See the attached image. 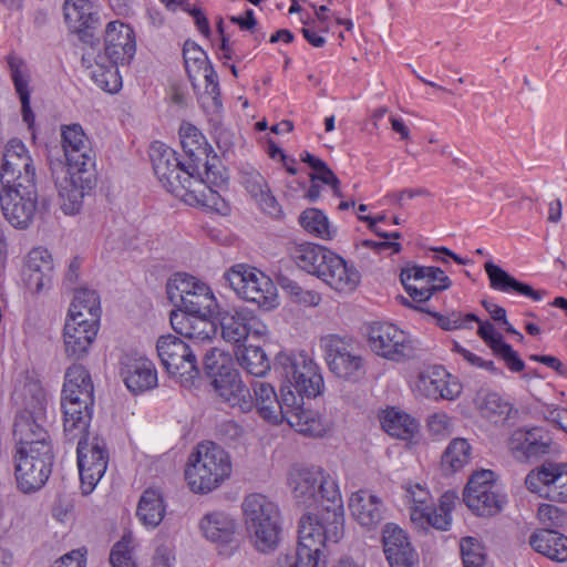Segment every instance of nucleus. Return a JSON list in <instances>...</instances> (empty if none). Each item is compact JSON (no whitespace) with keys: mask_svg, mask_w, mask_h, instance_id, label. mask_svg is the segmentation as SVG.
Instances as JSON below:
<instances>
[{"mask_svg":"<svg viewBox=\"0 0 567 567\" xmlns=\"http://www.w3.org/2000/svg\"><path fill=\"white\" fill-rule=\"evenodd\" d=\"M104 50L106 58L113 64L130 62L135 53L133 30L118 21L107 23Z\"/></svg>","mask_w":567,"mask_h":567,"instance_id":"nucleus-24","label":"nucleus"},{"mask_svg":"<svg viewBox=\"0 0 567 567\" xmlns=\"http://www.w3.org/2000/svg\"><path fill=\"white\" fill-rule=\"evenodd\" d=\"M475 402L481 414L494 423L504 422L513 412L512 404L494 392H478Z\"/></svg>","mask_w":567,"mask_h":567,"instance_id":"nucleus-43","label":"nucleus"},{"mask_svg":"<svg viewBox=\"0 0 567 567\" xmlns=\"http://www.w3.org/2000/svg\"><path fill=\"white\" fill-rule=\"evenodd\" d=\"M87 390L90 396H93V383L86 369L80 364H73L66 370L65 382L62 393L68 395L80 394Z\"/></svg>","mask_w":567,"mask_h":567,"instance_id":"nucleus-50","label":"nucleus"},{"mask_svg":"<svg viewBox=\"0 0 567 567\" xmlns=\"http://www.w3.org/2000/svg\"><path fill=\"white\" fill-rule=\"evenodd\" d=\"M320 279L331 289L349 293L359 286L361 275L354 266L349 265L342 257L333 252L327 265L323 266Z\"/></svg>","mask_w":567,"mask_h":567,"instance_id":"nucleus-28","label":"nucleus"},{"mask_svg":"<svg viewBox=\"0 0 567 567\" xmlns=\"http://www.w3.org/2000/svg\"><path fill=\"white\" fill-rule=\"evenodd\" d=\"M168 299L178 307L177 313L213 316L215 297L208 286L186 274H177L166 285Z\"/></svg>","mask_w":567,"mask_h":567,"instance_id":"nucleus-9","label":"nucleus"},{"mask_svg":"<svg viewBox=\"0 0 567 567\" xmlns=\"http://www.w3.org/2000/svg\"><path fill=\"white\" fill-rule=\"evenodd\" d=\"M323 342L327 364L337 378L355 382L365 374L363 358L342 339L330 336Z\"/></svg>","mask_w":567,"mask_h":567,"instance_id":"nucleus-17","label":"nucleus"},{"mask_svg":"<svg viewBox=\"0 0 567 567\" xmlns=\"http://www.w3.org/2000/svg\"><path fill=\"white\" fill-rule=\"evenodd\" d=\"M303 163H307L315 172L309 174V178L311 182L320 181L321 183L330 186L332 188L333 195L337 197H342L343 194L340 188V181L332 172V169L320 158L306 153L305 156L301 157Z\"/></svg>","mask_w":567,"mask_h":567,"instance_id":"nucleus-49","label":"nucleus"},{"mask_svg":"<svg viewBox=\"0 0 567 567\" xmlns=\"http://www.w3.org/2000/svg\"><path fill=\"white\" fill-rule=\"evenodd\" d=\"M27 401L24 410L17 416L13 424V437L17 447L34 449L40 445H52L50 435L43 426L47 398L43 391L35 388Z\"/></svg>","mask_w":567,"mask_h":567,"instance_id":"nucleus-10","label":"nucleus"},{"mask_svg":"<svg viewBox=\"0 0 567 567\" xmlns=\"http://www.w3.org/2000/svg\"><path fill=\"white\" fill-rule=\"evenodd\" d=\"M551 440L548 435L542 433L539 429H537V434H534L532 437L530 445L526 453V461L532 458H539L546 454L550 453Z\"/></svg>","mask_w":567,"mask_h":567,"instance_id":"nucleus-64","label":"nucleus"},{"mask_svg":"<svg viewBox=\"0 0 567 567\" xmlns=\"http://www.w3.org/2000/svg\"><path fill=\"white\" fill-rule=\"evenodd\" d=\"M284 404L287 406L284 421L297 432L309 436H320L326 432L320 415L305 409L302 398L297 396L292 390L284 392Z\"/></svg>","mask_w":567,"mask_h":567,"instance_id":"nucleus-22","label":"nucleus"},{"mask_svg":"<svg viewBox=\"0 0 567 567\" xmlns=\"http://www.w3.org/2000/svg\"><path fill=\"white\" fill-rule=\"evenodd\" d=\"M186 72L190 80L200 75L202 70L210 64L206 52L195 42L186 41L183 47Z\"/></svg>","mask_w":567,"mask_h":567,"instance_id":"nucleus-53","label":"nucleus"},{"mask_svg":"<svg viewBox=\"0 0 567 567\" xmlns=\"http://www.w3.org/2000/svg\"><path fill=\"white\" fill-rule=\"evenodd\" d=\"M467 507L477 516L492 517L497 515L505 504L495 483L494 472L482 470L474 473L463 492Z\"/></svg>","mask_w":567,"mask_h":567,"instance_id":"nucleus-12","label":"nucleus"},{"mask_svg":"<svg viewBox=\"0 0 567 567\" xmlns=\"http://www.w3.org/2000/svg\"><path fill=\"white\" fill-rule=\"evenodd\" d=\"M288 481L295 498L307 507L323 502L331 506L342 504L337 483L320 467H293Z\"/></svg>","mask_w":567,"mask_h":567,"instance_id":"nucleus-5","label":"nucleus"},{"mask_svg":"<svg viewBox=\"0 0 567 567\" xmlns=\"http://www.w3.org/2000/svg\"><path fill=\"white\" fill-rule=\"evenodd\" d=\"M150 156L154 173L158 178L169 177L177 166L185 164L177 158L174 150L158 142L152 144Z\"/></svg>","mask_w":567,"mask_h":567,"instance_id":"nucleus-47","label":"nucleus"},{"mask_svg":"<svg viewBox=\"0 0 567 567\" xmlns=\"http://www.w3.org/2000/svg\"><path fill=\"white\" fill-rule=\"evenodd\" d=\"M62 143L66 167H93L94 158L89 141L78 124L65 127L62 131Z\"/></svg>","mask_w":567,"mask_h":567,"instance_id":"nucleus-29","label":"nucleus"},{"mask_svg":"<svg viewBox=\"0 0 567 567\" xmlns=\"http://www.w3.org/2000/svg\"><path fill=\"white\" fill-rule=\"evenodd\" d=\"M230 473L228 453L216 443L206 441L189 455L185 478L194 493L206 494L220 486Z\"/></svg>","mask_w":567,"mask_h":567,"instance_id":"nucleus-2","label":"nucleus"},{"mask_svg":"<svg viewBox=\"0 0 567 567\" xmlns=\"http://www.w3.org/2000/svg\"><path fill=\"white\" fill-rule=\"evenodd\" d=\"M450 374L442 368L421 372L415 383L416 391L430 399L453 400L461 393V385L446 379Z\"/></svg>","mask_w":567,"mask_h":567,"instance_id":"nucleus-31","label":"nucleus"},{"mask_svg":"<svg viewBox=\"0 0 567 567\" xmlns=\"http://www.w3.org/2000/svg\"><path fill=\"white\" fill-rule=\"evenodd\" d=\"M62 394L64 432L70 440L85 435L91 420L93 396H90L87 390L75 395Z\"/></svg>","mask_w":567,"mask_h":567,"instance_id":"nucleus-20","label":"nucleus"},{"mask_svg":"<svg viewBox=\"0 0 567 567\" xmlns=\"http://www.w3.org/2000/svg\"><path fill=\"white\" fill-rule=\"evenodd\" d=\"M332 251L316 244L299 245L293 251V258L299 268L320 278L323 266L327 265Z\"/></svg>","mask_w":567,"mask_h":567,"instance_id":"nucleus-37","label":"nucleus"},{"mask_svg":"<svg viewBox=\"0 0 567 567\" xmlns=\"http://www.w3.org/2000/svg\"><path fill=\"white\" fill-rule=\"evenodd\" d=\"M181 144L188 157V167L197 175H203L206 183L221 187L226 182L225 167L205 136L192 124H184L179 128Z\"/></svg>","mask_w":567,"mask_h":567,"instance_id":"nucleus-6","label":"nucleus"},{"mask_svg":"<svg viewBox=\"0 0 567 567\" xmlns=\"http://www.w3.org/2000/svg\"><path fill=\"white\" fill-rule=\"evenodd\" d=\"M121 363L124 382L133 393L144 392L157 384L156 370L148 359L127 354Z\"/></svg>","mask_w":567,"mask_h":567,"instance_id":"nucleus-27","label":"nucleus"},{"mask_svg":"<svg viewBox=\"0 0 567 567\" xmlns=\"http://www.w3.org/2000/svg\"><path fill=\"white\" fill-rule=\"evenodd\" d=\"M545 495L551 501L567 503V463L553 462L550 489Z\"/></svg>","mask_w":567,"mask_h":567,"instance_id":"nucleus-54","label":"nucleus"},{"mask_svg":"<svg viewBox=\"0 0 567 567\" xmlns=\"http://www.w3.org/2000/svg\"><path fill=\"white\" fill-rule=\"evenodd\" d=\"M8 63L17 93L22 104L23 121L31 127L34 122V114L30 107V91L28 89L29 76L25 71L24 62L17 56L10 55Z\"/></svg>","mask_w":567,"mask_h":567,"instance_id":"nucleus-40","label":"nucleus"},{"mask_svg":"<svg viewBox=\"0 0 567 567\" xmlns=\"http://www.w3.org/2000/svg\"><path fill=\"white\" fill-rule=\"evenodd\" d=\"M246 529L254 547L264 554L274 551L280 542L278 506L262 494H250L243 502Z\"/></svg>","mask_w":567,"mask_h":567,"instance_id":"nucleus-3","label":"nucleus"},{"mask_svg":"<svg viewBox=\"0 0 567 567\" xmlns=\"http://www.w3.org/2000/svg\"><path fill=\"white\" fill-rule=\"evenodd\" d=\"M65 22L69 28L79 34L82 39L92 37L89 30L97 21L92 12V4L87 0H65L63 6Z\"/></svg>","mask_w":567,"mask_h":567,"instance_id":"nucleus-36","label":"nucleus"},{"mask_svg":"<svg viewBox=\"0 0 567 567\" xmlns=\"http://www.w3.org/2000/svg\"><path fill=\"white\" fill-rule=\"evenodd\" d=\"M99 315L100 301L97 293L89 289L76 290L69 310V317L78 320L89 319V321L97 323Z\"/></svg>","mask_w":567,"mask_h":567,"instance_id":"nucleus-45","label":"nucleus"},{"mask_svg":"<svg viewBox=\"0 0 567 567\" xmlns=\"http://www.w3.org/2000/svg\"><path fill=\"white\" fill-rule=\"evenodd\" d=\"M460 547L464 567H485L486 555L478 540L465 537L461 540Z\"/></svg>","mask_w":567,"mask_h":567,"instance_id":"nucleus-58","label":"nucleus"},{"mask_svg":"<svg viewBox=\"0 0 567 567\" xmlns=\"http://www.w3.org/2000/svg\"><path fill=\"white\" fill-rule=\"evenodd\" d=\"M412 523L421 529H427L431 526L446 530L451 524V516L445 512H437L432 505L427 512L416 511L415 514H412Z\"/></svg>","mask_w":567,"mask_h":567,"instance_id":"nucleus-56","label":"nucleus"},{"mask_svg":"<svg viewBox=\"0 0 567 567\" xmlns=\"http://www.w3.org/2000/svg\"><path fill=\"white\" fill-rule=\"evenodd\" d=\"M406 492L412 503L411 515L415 514L416 511L427 512L431 509V506L433 505L432 497L420 484L410 485L406 488Z\"/></svg>","mask_w":567,"mask_h":567,"instance_id":"nucleus-61","label":"nucleus"},{"mask_svg":"<svg viewBox=\"0 0 567 567\" xmlns=\"http://www.w3.org/2000/svg\"><path fill=\"white\" fill-rule=\"evenodd\" d=\"M255 396V408L258 414L265 420L274 424L284 421L286 405L284 404V392H288L285 386L281 388V399L278 398L274 386L264 381H254L251 383Z\"/></svg>","mask_w":567,"mask_h":567,"instance_id":"nucleus-30","label":"nucleus"},{"mask_svg":"<svg viewBox=\"0 0 567 567\" xmlns=\"http://www.w3.org/2000/svg\"><path fill=\"white\" fill-rule=\"evenodd\" d=\"M136 514L145 526L156 527L159 525L165 514L161 493L155 488L145 489L138 502Z\"/></svg>","mask_w":567,"mask_h":567,"instance_id":"nucleus-41","label":"nucleus"},{"mask_svg":"<svg viewBox=\"0 0 567 567\" xmlns=\"http://www.w3.org/2000/svg\"><path fill=\"white\" fill-rule=\"evenodd\" d=\"M53 462L52 445H40L34 449L17 447L14 475L18 488L23 493L42 488L51 475Z\"/></svg>","mask_w":567,"mask_h":567,"instance_id":"nucleus-8","label":"nucleus"},{"mask_svg":"<svg viewBox=\"0 0 567 567\" xmlns=\"http://www.w3.org/2000/svg\"><path fill=\"white\" fill-rule=\"evenodd\" d=\"M529 545L551 560L560 563L567 560V537L556 530L544 528L533 533Z\"/></svg>","mask_w":567,"mask_h":567,"instance_id":"nucleus-35","label":"nucleus"},{"mask_svg":"<svg viewBox=\"0 0 567 567\" xmlns=\"http://www.w3.org/2000/svg\"><path fill=\"white\" fill-rule=\"evenodd\" d=\"M551 465L553 462H545L527 474L525 484L530 492L546 497L545 493L550 489Z\"/></svg>","mask_w":567,"mask_h":567,"instance_id":"nucleus-59","label":"nucleus"},{"mask_svg":"<svg viewBox=\"0 0 567 567\" xmlns=\"http://www.w3.org/2000/svg\"><path fill=\"white\" fill-rule=\"evenodd\" d=\"M210 317L172 311L171 324L176 333L185 338L195 341H207L216 333V326Z\"/></svg>","mask_w":567,"mask_h":567,"instance_id":"nucleus-32","label":"nucleus"},{"mask_svg":"<svg viewBox=\"0 0 567 567\" xmlns=\"http://www.w3.org/2000/svg\"><path fill=\"white\" fill-rule=\"evenodd\" d=\"M349 506L353 517L362 526H374L382 518L379 498L368 492L360 491L352 494Z\"/></svg>","mask_w":567,"mask_h":567,"instance_id":"nucleus-38","label":"nucleus"},{"mask_svg":"<svg viewBox=\"0 0 567 567\" xmlns=\"http://www.w3.org/2000/svg\"><path fill=\"white\" fill-rule=\"evenodd\" d=\"M369 346L375 354L392 361L414 357L408 336L392 323L372 324L369 330Z\"/></svg>","mask_w":567,"mask_h":567,"instance_id":"nucleus-16","label":"nucleus"},{"mask_svg":"<svg viewBox=\"0 0 567 567\" xmlns=\"http://www.w3.org/2000/svg\"><path fill=\"white\" fill-rule=\"evenodd\" d=\"M221 338L237 348L244 347L252 336H262L266 326L247 310L228 309L218 312Z\"/></svg>","mask_w":567,"mask_h":567,"instance_id":"nucleus-18","label":"nucleus"},{"mask_svg":"<svg viewBox=\"0 0 567 567\" xmlns=\"http://www.w3.org/2000/svg\"><path fill=\"white\" fill-rule=\"evenodd\" d=\"M382 429L391 436L410 440L417 432V423L409 414L390 409L381 421Z\"/></svg>","mask_w":567,"mask_h":567,"instance_id":"nucleus-44","label":"nucleus"},{"mask_svg":"<svg viewBox=\"0 0 567 567\" xmlns=\"http://www.w3.org/2000/svg\"><path fill=\"white\" fill-rule=\"evenodd\" d=\"M320 515L306 514L300 518L297 556L300 567H326V543H338L343 536L342 504L323 505Z\"/></svg>","mask_w":567,"mask_h":567,"instance_id":"nucleus-1","label":"nucleus"},{"mask_svg":"<svg viewBox=\"0 0 567 567\" xmlns=\"http://www.w3.org/2000/svg\"><path fill=\"white\" fill-rule=\"evenodd\" d=\"M484 268L488 276L491 288L502 292H516L535 301H539L542 299L544 293L543 291L535 290L532 286L518 281L492 261H487L484 265Z\"/></svg>","mask_w":567,"mask_h":567,"instance_id":"nucleus-34","label":"nucleus"},{"mask_svg":"<svg viewBox=\"0 0 567 567\" xmlns=\"http://www.w3.org/2000/svg\"><path fill=\"white\" fill-rule=\"evenodd\" d=\"M383 550L385 556L393 557L396 551L412 547L403 529L394 524H386L382 533Z\"/></svg>","mask_w":567,"mask_h":567,"instance_id":"nucleus-55","label":"nucleus"},{"mask_svg":"<svg viewBox=\"0 0 567 567\" xmlns=\"http://www.w3.org/2000/svg\"><path fill=\"white\" fill-rule=\"evenodd\" d=\"M32 159L28 154L24 144L19 140L8 142L1 167L0 178H11L13 174L21 173L27 168H33Z\"/></svg>","mask_w":567,"mask_h":567,"instance_id":"nucleus-39","label":"nucleus"},{"mask_svg":"<svg viewBox=\"0 0 567 567\" xmlns=\"http://www.w3.org/2000/svg\"><path fill=\"white\" fill-rule=\"evenodd\" d=\"M162 185L172 194L181 197L192 206H202L213 212L226 215L229 206L215 186L205 182L203 175H197L187 164L176 167L167 178H158Z\"/></svg>","mask_w":567,"mask_h":567,"instance_id":"nucleus-4","label":"nucleus"},{"mask_svg":"<svg viewBox=\"0 0 567 567\" xmlns=\"http://www.w3.org/2000/svg\"><path fill=\"white\" fill-rule=\"evenodd\" d=\"M213 386L220 400L230 408H237L243 413H248L255 408L250 389L236 369L224 373V378L215 379Z\"/></svg>","mask_w":567,"mask_h":567,"instance_id":"nucleus-25","label":"nucleus"},{"mask_svg":"<svg viewBox=\"0 0 567 567\" xmlns=\"http://www.w3.org/2000/svg\"><path fill=\"white\" fill-rule=\"evenodd\" d=\"M156 349L162 364L185 388H193L199 380L196 355L182 339L168 334L158 338Z\"/></svg>","mask_w":567,"mask_h":567,"instance_id":"nucleus-11","label":"nucleus"},{"mask_svg":"<svg viewBox=\"0 0 567 567\" xmlns=\"http://www.w3.org/2000/svg\"><path fill=\"white\" fill-rule=\"evenodd\" d=\"M53 274L51 254L44 248L32 249L27 257L23 269L24 284L30 291L39 293L50 288Z\"/></svg>","mask_w":567,"mask_h":567,"instance_id":"nucleus-26","label":"nucleus"},{"mask_svg":"<svg viewBox=\"0 0 567 567\" xmlns=\"http://www.w3.org/2000/svg\"><path fill=\"white\" fill-rule=\"evenodd\" d=\"M534 434H537V427L529 430L519 429L513 432L508 440V447L516 460L526 461V453Z\"/></svg>","mask_w":567,"mask_h":567,"instance_id":"nucleus-60","label":"nucleus"},{"mask_svg":"<svg viewBox=\"0 0 567 567\" xmlns=\"http://www.w3.org/2000/svg\"><path fill=\"white\" fill-rule=\"evenodd\" d=\"M109 454L103 440L82 435L78 442V465L83 494H90L104 475Z\"/></svg>","mask_w":567,"mask_h":567,"instance_id":"nucleus-14","label":"nucleus"},{"mask_svg":"<svg viewBox=\"0 0 567 567\" xmlns=\"http://www.w3.org/2000/svg\"><path fill=\"white\" fill-rule=\"evenodd\" d=\"M11 178H0L1 190L12 193H23L24 195H39L37 187L35 168H27L21 173H16Z\"/></svg>","mask_w":567,"mask_h":567,"instance_id":"nucleus-52","label":"nucleus"},{"mask_svg":"<svg viewBox=\"0 0 567 567\" xmlns=\"http://www.w3.org/2000/svg\"><path fill=\"white\" fill-rule=\"evenodd\" d=\"M241 183L259 207L275 218L282 216V210L265 177L257 171H248L243 174Z\"/></svg>","mask_w":567,"mask_h":567,"instance_id":"nucleus-33","label":"nucleus"},{"mask_svg":"<svg viewBox=\"0 0 567 567\" xmlns=\"http://www.w3.org/2000/svg\"><path fill=\"white\" fill-rule=\"evenodd\" d=\"M236 358L241 368L255 377H262L270 370V362L265 351L257 346L238 348Z\"/></svg>","mask_w":567,"mask_h":567,"instance_id":"nucleus-46","label":"nucleus"},{"mask_svg":"<svg viewBox=\"0 0 567 567\" xmlns=\"http://www.w3.org/2000/svg\"><path fill=\"white\" fill-rule=\"evenodd\" d=\"M225 279L240 298L259 306L269 305L276 296L272 280L256 268L236 265L225 274Z\"/></svg>","mask_w":567,"mask_h":567,"instance_id":"nucleus-13","label":"nucleus"},{"mask_svg":"<svg viewBox=\"0 0 567 567\" xmlns=\"http://www.w3.org/2000/svg\"><path fill=\"white\" fill-rule=\"evenodd\" d=\"M96 185V175L93 167H68L66 175L56 182L60 206L66 215L78 214L83 198Z\"/></svg>","mask_w":567,"mask_h":567,"instance_id":"nucleus-15","label":"nucleus"},{"mask_svg":"<svg viewBox=\"0 0 567 567\" xmlns=\"http://www.w3.org/2000/svg\"><path fill=\"white\" fill-rule=\"evenodd\" d=\"M229 364V359L217 350H210L204 359V372L212 380V385L215 384V379L224 378V373L234 371Z\"/></svg>","mask_w":567,"mask_h":567,"instance_id":"nucleus-57","label":"nucleus"},{"mask_svg":"<svg viewBox=\"0 0 567 567\" xmlns=\"http://www.w3.org/2000/svg\"><path fill=\"white\" fill-rule=\"evenodd\" d=\"M97 334V323L89 319L69 317L64 324V351L70 359H81L87 352Z\"/></svg>","mask_w":567,"mask_h":567,"instance_id":"nucleus-23","label":"nucleus"},{"mask_svg":"<svg viewBox=\"0 0 567 567\" xmlns=\"http://www.w3.org/2000/svg\"><path fill=\"white\" fill-rule=\"evenodd\" d=\"M299 223L303 229L321 239L332 238L328 217L320 209H306L299 216Z\"/></svg>","mask_w":567,"mask_h":567,"instance_id":"nucleus-51","label":"nucleus"},{"mask_svg":"<svg viewBox=\"0 0 567 567\" xmlns=\"http://www.w3.org/2000/svg\"><path fill=\"white\" fill-rule=\"evenodd\" d=\"M199 526L204 536L217 545L220 555L231 556L238 548L236 522L229 515L221 512L208 513Z\"/></svg>","mask_w":567,"mask_h":567,"instance_id":"nucleus-19","label":"nucleus"},{"mask_svg":"<svg viewBox=\"0 0 567 567\" xmlns=\"http://www.w3.org/2000/svg\"><path fill=\"white\" fill-rule=\"evenodd\" d=\"M471 445L465 439H454L442 455V465L451 473L462 470L471 460Z\"/></svg>","mask_w":567,"mask_h":567,"instance_id":"nucleus-48","label":"nucleus"},{"mask_svg":"<svg viewBox=\"0 0 567 567\" xmlns=\"http://www.w3.org/2000/svg\"><path fill=\"white\" fill-rule=\"evenodd\" d=\"M276 369L287 383L286 390H292L297 396L316 398L322 393L324 384L319 367L306 353L279 354Z\"/></svg>","mask_w":567,"mask_h":567,"instance_id":"nucleus-7","label":"nucleus"},{"mask_svg":"<svg viewBox=\"0 0 567 567\" xmlns=\"http://www.w3.org/2000/svg\"><path fill=\"white\" fill-rule=\"evenodd\" d=\"M0 205L4 218L18 229H27L39 210V195L0 192Z\"/></svg>","mask_w":567,"mask_h":567,"instance_id":"nucleus-21","label":"nucleus"},{"mask_svg":"<svg viewBox=\"0 0 567 567\" xmlns=\"http://www.w3.org/2000/svg\"><path fill=\"white\" fill-rule=\"evenodd\" d=\"M493 353L502 359L507 368L513 372H520L525 369V363L519 358L518 353L505 341L497 346L493 350Z\"/></svg>","mask_w":567,"mask_h":567,"instance_id":"nucleus-62","label":"nucleus"},{"mask_svg":"<svg viewBox=\"0 0 567 567\" xmlns=\"http://www.w3.org/2000/svg\"><path fill=\"white\" fill-rule=\"evenodd\" d=\"M94 60L96 63V70L92 72V75L97 83V85L106 92L115 93L121 86V78L117 72V64L111 63L110 66L104 65L103 58L99 55L97 58L93 56V52H85L82 56V62L87 68L92 66L91 61Z\"/></svg>","mask_w":567,"mask_h":567,"instance_id":"nucleus-42","label":"nucleus"},{"mask_svg":"<svg viewBox=\"0 0 567 567\" xmlns=\"http://www.w3.org/2000/svg\"><path fill=\"white\" fill-rule=\"evenodd\" d=\"M110 561L113 567H135L128 542L125 538L114 545L110 554Z\"/></svg>","mask_w":567,"mask_h":567,"instance_id":"nucleus-63","label":"nucleus"}]
</instances>
